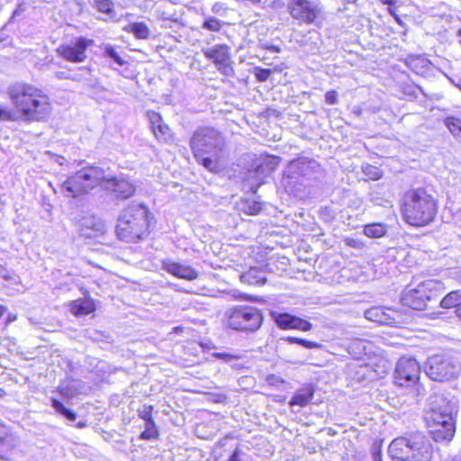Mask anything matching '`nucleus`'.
Instances as JSON below:
<instances>
[{
  "label": "nucleus",
  "mask_w": 461,
  "mask_h": 461,
  "mask_svg": "<svg viewBox=\"0 0 461 461\" xmlns=\"http://www.w3.org/2000/svg\"><path fill=\"white\" fill-rule=\"evenodd\" d=\"M284 340L287 341L290 344H299L306 348H321L322 345L321 343L315 342V341H310L303 339H299L295 337H286L283 339Z\"/></svg>",
  "instance_id": "obj_34"
},
{
  "label": "nucleus",
  "mask_w": 461,
  "mask_h": 461,
  "mask_svg": "<svg viewBox=\"0 0 461 461\" xmlns=\"http://www.w3.org/2000/svg\"><path fill=\"white\" fill-rule=\"evenodd\" d=\"M224 138L214 128H198L190 140V146L195 158L202 155L221 153Z\"/></svg>",
  "instance_id": "obj_8"
},
{
  "label": "nucleus",
  "mask_w": 461,
  "mask_h": 461,
  "mask_svg": "<svg viewBox=\"0 0 461 461\" xmlns=\"http://www.w3.org/2000/svg\"><path fill=\"white\" fill-rule=\"evenodd\" d=\"M312 329V324L306 320L294 316L293 330L309 331Z\"/></svg>",
  "instance_id": "obj_39"
},
{
  "label": "nucleus",
  "mask_w": 461,
  "mask_h": 461,
  "mask_svg": "<svg viewBox=\"0 0 461 461\" xmlns=\"http://www.w3.org/2000/svg\"><path fill=\"white\" fill-rule=\"evenodd\" d=\"M17 444V438L5 426L0 424V455L9 452Z\"/></svg>",
  "instance_id": "obj_21"
},
{
  "label": "nucleus",
  "mask_w": 461,
  "mask_h": 461,
  "mask_svg": "<svg viewBox=\"0 0 461 461\" xmlns=\"http://www.w3.org/2000/svg\"><path fill=\"white\" fill-rule=\"evenodd\" d=\"M386 233V226L383 223H371L364 227V234L368 238H381Z\"/></svg>",
  "instance_id": "obj_29"
},
{
  "label": "nucleus",
  "mask_w": 461,
  "mask_h": 461,
  "mask_svg": "<svg viewBox=\"0 0 461 461\" xmlns=\"http://www.w3.org/2000/svg\"><path fill=\"white\" fill-rule=\"evenodd\" d=\"M78 230L81 236L91 239L105 231L104 221L95 215L85 216L79 222Z\"/></svg>",
  "instance_id": "obj_16"
},
{
  "label": "nucleus",
  "mask_w": 461,
  "mask_h": 461,
  "mask_svg": "<svg viewBox=\"0 0 461 461\" xmlns=\"http://www.w3.org/2000/svg\"><path fill=\"white\" fill-rule=\"evenodd\" d=\"M438 200L426 188H413L404 193L401 211L403 220L410 225L421 227L429 224L438 212Z\"/></svg>",
  "instance_id": "obj_3"
},
{
  "label": "nucleus",
  "mask_w": 461,
  "mask_h": 461,
  "mask_svg": "<svg viewBox=\"0 0 461 461\" xmlns=\"http://www.w3.org/2000/svg\"><path fill=\"white\" fill-rule=\"evenodd\" d=\"M270 50H273V51H279V49L277 47H275V46H272L270 47Z\"/></svg>",
  "instance_id": "obj_58"
},
{
  "label": "nucleus",
  "mask_w": 461,
  "mask_h": 461,
  "mask_svg": "<svg viewBox=\"0 0 461 461\" xmlns=\"http://www.w3.org/2000/svg\"><path fill=\"white\" fill-rule=\"evenodd\" d=\"M461 304V292L459 290L448 293L440 302L443 308H456Z\"/></svg>",
  "instance_id": "obj_28"
},
{
  "label": "nucleus",
  "mask_w": 461,
  "mask_h": 461,
  "mask_svg": "<svg viewBox=\"0 0 461 461\" xmlns=\"http://www.w3.org/2000/svg\"><path fill=\"white\" fill-rule=\"evenodd\" d=\"M152 406L149 405V406H145V408L143 409V411H141L140 412V417L141 419H143L146 423L149 422V421H153L152 420V417H151V411H152Z\"/></svg>",
  "instance_id": "obj_46"
},
{
  "label": "nucleus",
  "mask_w": 461,
  "mask_h": 461,
  "mask_svg": "<svg viewBox=\"0 0 461 461\" xmlns=\"http://www.w3.org/2000/svg\"><path fill=\"white\" fill-rule=\"evenodd\" d=\"M7 95L20 120L25 122H45L51 115L50 97L33 85L14 83L8 87Z\"/></svg>",
  "instance_id": "obj_2"
},
{
  "label": "nucleus",
  "mask_w": 461,
  "mask_h": 461,
  "mask_svg": "<svg viewBox=\"0 0 461 461\" xmlns=\"http://www.w3.org/2000/svg\"><path fill=\"white\" fill-rule=\"evenodd\" d=\"M432 448L429 440L421 434L411 435L409 461H430Z\"/></svg>",
  "instance_id": "obj_15"
},
{
  "label": "nucleus",
  "mask_w": 461,
  "mask_h": 461,
  "mask_svg": "<svg viewBox=\"0 0 461 461\" xmlns=\"http://www.w3.org/2000/svg\"><path fill=\"white\" fill-rule=\"evenodd\" d=\"M162 268L167 273L186 280H194L197 278V272L189 266H184L173 261H163Z\"/></svg>",
  "instance_id": "obj_19"
},
{
  "label": "nucleus",
  "mask_w": 461,
  "mask_h": 461,
  "mask_svg": "<svg viewBox=\"0 0 461 461\" xmlns=\"http://www.w3.org/2000/svg\"><path fill=\"white\" fill-rule=\"evenodd\" d=\"M420 368L416 359L401 357L394 370V383L398 386H412L420 378Z\"/></svg>",
  "instance_id": "obj_12"
},
{
  "label": "nucleus",
  "mask_w": 461,
  "mask_h": 461,
  "mask_svg": "<svg viewBox=\"0 0 461 461\" xmlns=\"http://www.w3.org/2000/svg\"><path fill=\"white\" fill-rule=\"evenodd\" d=\"M62 160H64V158L63 157H60L57 159V162L59 164V165H62Z\"/></svg>",
  "instance_id": "obj_57"
},
{
  "label": "nucleus",
  "mask_w": 461,
  "mask_h": 461,
  "mask_svg": "<svg viewBox=\"0 0 461 461\" xmlns=\"http://www.w3.org/2000/svg\"><path fill=\"white\" fill-rule=\"evenodd\" d=\"M388 11H389L390 14L392 16H393V18L395 17V15H397L396 8L393 7V5H389Z\"/></svg>",
  "instance_id": "obj_49"
},
{
  "label": "nucleus",
  "mask_w": 461,
  "mask_h": 461,
  "mask_svg": "<svg viewBox=\"0 0 461 461\" xmlns=\"http://www.w3.org/2000/svg\"><path fill=\"white\" fill-rule=\"evenodd\" d=\"M0 276L4 279L11 278L10 271L5 267L0 266Z\"/></svg>",
  "instance_id": "obj_48"
},
{
  "label": "nucleus",
  "mask_w": 461,
  "mask_h": 461,
  "mask_svg": "<svg viewBox=\"0 0 461 461\" xmlns=\"http://www.w3.org/2000/svg\"><path fill=\"white\" fill-rule=\"evenodd\" d=\"M51 407L56 411L57 413L60 414L68 420L75 421L77 420V413L71 409L65 407V405L60 401L52 398Z\"/></svg>",
  "instance_id": "obj_27"
},
{
  "label": "nucleus",
  "mask_w": 461,
  "mask_h": 461,
  "mask_svg": "<svg viewBox=\"0 0 461 461\" xmlns=\"http://www.w3.org/2000/svg\"><path fill=\"white\" fill-rule=\"evenodd\" d=\"M221 153L214 154H206L202 155L199 158H195L199 163H201L205 168H207L211 172H218L220 170L219 160L221 158Z\"/></svg>",
  "instance_id": "obj_24"
},
{
  "label": "nucleus",
  "mask_w": 461,
  "mask_h": 461,
  "mask_svg": "<svg viewBox=\"0 0 461 461\" xmlns=\"http://www.w3.org/2000/svg\"><path fill=\"white\" fill-rule=\"evenodd\" d=\"M440 286L441 284L436 280H425L416 287H406L402 294L401 301L407 307L416 311H422Z\"/></svg>",
  "instance_id": "obj_9"
},
{
  "label": "nucleus",
  "mask_w": 461,
  "mask_h": 461,
  "mask_svg": "<svg viewBox=\"0 0 461 461\" xmlns=\"http://www.w3.org/2000/svg\"><path fill=\"white\" fill-rule=\"evenodd\" d=\"M325 102L328 104H335L338 103V94L336 91H328L325 94Z\"/></svg>",
  "instance_id": "obj_47"
},
{
  "label": "nucleus",
  "mask_w": 461,
  "mask_h": 461,
  "mask_svg": "<svg viewBox=\"0 0 461 461\" xmlns=\"http://www.w3.org/2000/svg\"><path fill=\"white\" fill-rule=\"evenodd\" d=\"M147 117L150 123V128L158 141L168 142L172 140L170 128L164 123L159 113L154 111L147 112Z\"/></svg>",
  "instance_id": "obj_17"
},
{
  "label": "nucleus",
  "mask_w": 461,
  "mask_h": 461,
  "mask_svg": "<svg viewBox=\"0 0 461 461\" xmlns=\"http://www.w3.org/2000/svg\"><path fill=\"white\" fill-rule=\"evenodd\" d=\"M446 127L454 136L461 134V120L454 116H448L444 120Z\"/></svg>",
  "instance_id": "obj_33"
},
{
  "label": "nucleus",
  "mask_w": 461,
  "mask_h": 461,
  "mask_svg": "<svg viewBox=\"0 0 461 461\" xmlns=\"http://www.w3.org/2000/svg\"><path fill=\"white\" fill-rule=\"evenodd\" d=\"M271 316L274 319L276 324L280 329H282V330H293L294 315H292V314L287 313V312H273L271 313Z\"/></svg>",
  "instance_id": "obj_25"
},
{
  "label": "nucleus",
  "mask_w": 461,
  "mask_h": 461,
  "mask_svg": "<svg viewBox=\"0 0 461 461\" xmlns=\"http://www.w3.org/2000/svg\"><path fill=\"white\" fill-rule=\"evenodd\" d=\"M394 19L397 22V23H399L400 25H403V23L398 14L395 15Z\"/></svg>",
  "instance_id": "obj_53"
},
{
  "label": "nucleus",
  "mask_w": 461,
  "mask_h": 461,
  "mask_svg": "<svg viewBox=\"0 0 461 461\" xmlns=\"http://www.w3.org/2000/svg\"><path fill=\"white\" fill-rule=\"evenodd\" d=\"M101 185L113 199H128L135 193V185L122 176H113L104 168L87 166L68 176L61 185L66 196L77 198Z\"/></svg>",
  "instance_id": "obj_1"
},
{
  "label": "nucleus",
  "mask_w": 461,
  "mask_h": 461,
  "mask_svg": "<svg viewBox=\"0 0 461 461\" xmlns=\"http://www.w3.org/2000/svg\"><path fill=\"white\" fill-rule=\"evenodd\" d=\"M365 317L372 321H375L382 324L390 323L389 318L387 314L384 312L383 309L379 307H374L366 310L365 312Z\"/></svg>",
  "instance_id": "obj_26"
},
{
  "label": "nucleus",
  "mask_w": 461,
  "mask_h": 461,
  "mask_svg": "<svg viewBox=\"0 0 461 461\" xmlns=\"http://www.w3.org/2000/svg\"><path fill=\"white\" fill-rule=\"evenodd\" d=\"M92 6L98 12L110 14L113 12V3L112 0H95Z\"/></svg>",
  "instance_id": "obj_35"
},
{
  "label": "nucleus",
  "mask_w": 461,
  "mask_h": 461,
  "mask_svg": "<svg viewBox=\"0 0 461 461\" xmlns=\"http://www.w3.org/2000/svg\"><path fill=\"white\" fill-rule=\"evenodd\" d=\"M255 69V77L259 82L267 81L272 73L268 68H256Z\"/></svg>",
  "instance_id": "obj_42"
},
{
  "label": "nucleus",
  "mask_w": 461,
  "mask_h": 461,
  "mask_svg": "<svg viewBox=\"0 0 461 461\" xmlns=\"http://www.w3.org/2000/svg\"><path fill=\"white\" fill-rule=\"evenodd\" d=\"M227 325L239 331L254 332L258 330L263 321L262 312L252 306H237L228 310L225 313Z\"/></svg>",
  "instance_id": "obj_7"
},
{
  "label": "nucleus",
  "mask_w": 461,
  "mask_h": 461,
  "mask_svg": "<svg viewBox=\"0 0 461 461\" xmlns=\"http://www.w3.org/2000/svg\"><path fill=\"white\" fill-rule=\"evenodd\" d=\"M128 32H131L137 39L146 40L149 37V30L144 23H131Z\"/></svg>",
  "instance_id": "obj_30"
},
{
  "label": "nucleus",
  "mask_w": 461,
  "mask_h": 461,
  "mask_svg": "<svg viewBox=\"0 0 461 461\" xmlns=\"http://www.w3.org/2000/svg\"><path fill=\"white\" fill-rule=\"evenodd\" d=\"M86 426V421H78L77 423V427L79 428V429L85 428Z\"/></svg>",
  "instance_id": "obj_52"
},
{
  "label": "nucleus",
  "mask_w": 461,
  "mask_h": 461,
  "mask_svg": "<svg viewBox=\"0 0 461 461\" xmlns=\"http://www.w3.org/2000/svg\"><path fill=\"white\" fill-rule=\"evenodd\" d=\"M204 57L212 60L218 71L227 77L233 76L230 48L226 44H217L202 50Z\"/></svg>",
  "instance_id": "obj_13"
},
{
  "label": "nucleus",
  "mask_w": 461,
  "mask_h": 461,
  "mask_svg": "<svg viewBox=\"0 0 461 461\" xmlns=\"http://www.w3.org/2000/svg\"><path fill=\"white\" fill-rule=\"evenodd\" d=\"M287 11L301 23L312 24L321 12L318 0H288Z\"/></svg>",
  "instance_id": "obj_11"
},
{
  "label": "nucleus",
  "mask_w": 461,
  "mask_h": 461,
  "mask_svg": "<svg viewBox=\"0 0 461 461\" xmlns=\"http://www.w3.org/2000/svg\"><path fill=\"white\" fill-rule=\"evenodd\" d=\"M314 390L312 386H305L297 390L291 398L289 404L291 406L304 407L312 400Z\"/></svg>",
  "instance_id": "obj_20"
},
{
  "label": "nucleus",
  "mask_w": 461,
  "mask_h": 461,
  "mask_svg": "<svg viewBox=\"0 0 461 461\" xmlns=\"http://www.w3.org/2000/svg\"><path fill=\"white\" fill-rule=\"evenodd\" d=\"M4 312H5V308L0 305V318L3 316Z\"/></svg>",
  "instance_id": "obj_56"
},
{
  "label": "nucleus",
  "mask_w": 461,
  "mask_h": 461,
  "mask_svg": "<svg viewBox=\"0 0 461 461\" xmlns=\"http://www.w3.org/2000/svg\"><path fill=\"white\" fill-rule=\"evenodd\" d=\"M1 205H4V199H3V195L0 194V206Z\"/></svg>",
  "instance_id": "obj_60"
},
{
  "label": "nucleus",
  "mask_w": 461,
  "mask_h": 461,
  "mask_svg": "<svg viewBox=\"0 0 461 461\" xmlns=\"http://www.w3.org/2000/svg\"><path fill=\"white\" fill-rule=\"evenodd\" d=\"M70 311L76 316L86 315L95 311L91 299H77L70 303Z\"/></svg>",
  "instance_id": "obj_22"
},
{
  "label": "nucleus",
  "mask_w": 461,
  "mask_h": 461,
  "mask_svg": "<svg viewBox=\"0 0 461 461\" xmlns=\"http://www.w3.org/2000/svg\"><path fill=\"white\" fill-rule=\"evenodd\" d=\"M458 364L448 356L434 355L428 358L425 365L427 375L435 381L455 378L459 373Z\"/></svg>",
  "instance_id": "obj_10"
},
{
  "label": "nucleus",
  "mask_w": 461,
  "mask_h": 461,
  "mask_svg": "<svg viewBox=\"0 0 461 461\" xmlns=\"http://www.w3.org/2000/svg\"><path fill=\"white\" fill-rule=\"evenodd\" d=\"M212 356L218 359L223 360L226 363H230L232 360L240 358V356L227 352H216L213 353Z\"/></svg>",
  "instance_id": "obj_43"
},
{
  "label": "nucleus",
  "mask_w": 461,
  "mask_h": 461,
  "mask_svg": "<svg viewBox=\"0 0 461 461\" xmlns=\"http://www.w3.org/2000/svg\"><path fill=\"white\" fill-rule=\"evenodd\" d=\"M363 172L373 180H377L382 177V171L377 167L372 165H366L363 167Z\"/></svg>",
  "instance_id": "obj_40"
},
{
  "label": "nucleus",
  "mask_w": 461,
  "mask_h": 461,
  "mask_svg": "<svg viewBox=\"0 0 461 461\" xmlns=\"http://www.w3.org/2000/svg\"><path fill=\"white\" fill-rule=\"evenodd\" d=\"M446 461H461V455L454 456Z\"/></svg>",
  "instance_id": "obj_50"
},
{
  "label": "nucleus",
  "mask_w": 461,
  "mask_h": 461,
  "mask_svg": "<svg viewBox=\"0 0 461 461\" xmlns=\"http://www.w3.org/2000/svg\"><path fill=\"white\" fill-rule=\"evenodd\" d=\"M457 35L461 37V28L457 31Z\"/></svg>",
  "instance_id": "obj_61"
},
{
  "label": "nucleus",
  "mask_w": 461,
  "mask_h": 461,
  "mask_svg": "<svg viewBox=\"0 0 461 461\" xmlns=\"http://www.w3.org/2000/svg\"><path fill=\"white\" fill-rule=\"evenodd\" d=\"M411 436L394 438L388 447V453L393 459L409 461Z\"/></svg>",
  "instance_id": "obj_18"
},
{
  "label": "nucleus",
  "mask_w": 461,
  "mask_h": 461,
  "mask_svg": "<svg viewBox=\"0 0 461 461\" xmlns=\"http://www.w3.org/2000/svg\"><path fill=\"white\" fill-rule=\"evenodd\" d=\"M84 71H85V72H86V73H88V71H89V70H88V69H86V68H84Z\"/></svg>",
  "instance_id": "obj_63"
},
{
  "label": "nucleus",
  "mask_w": 461,
  "mask_h": 461,
  "mask_svg": "<svg viewBox=\"0 0 461 461\" xmlns=\"http://www.w3.org/2000/svg\"><path fill=\"white\" fill-rule=\"evenodd\" d=\"M243 283L254 285H262L266 283L267 277L265 273L258 267H250L247 272L240 276Z\"/></svg>",
  "instance_id": "obj_23"
},
{
  "label": "nucleus",
  "mask_w": 461,
  "mask_h": 461,
  "mask_svg": "<svg viewBox=\"0 0 461 461\" xmlns=\"http://www.w3.org/2000/svg\"><path fill=\"white\" fill-rule=\"evenodd\" d=\"M456 404L443 396H436L431 402L426 420L429 433L437 442H449L456 432Z\"/></svg>",
  "instance_id": "obj_5"
},
{
  "label": "nucleus",
  "mask_w": 461,
  "mask_h": 461,
  "mask_svg": "<svg viewBox=\"0 0 461 461\" xmlns=\"http://www.w3.org/2000/svg\"><path fill=\"white\" fill-rule=\"evenodd\" d=\"M55 77L59 80L70 79L73 81H80L79 77H73L72 74L67 71H57L55 72Z\"/></svg>",
  "instance_id": "obj_45"
},
{
  "label": "nucleus",
  "mask_w": 461,
  "mask_h": 461,
  "mask_svg": "<svg viewBox=\"0 0 461 461\" xmlns=\"http://www.w3.org/2000/svg\"><path fill=\"white\" fill-rule=\"evenodd\" d=\"M246 458L247 455L242 450L236 447L227 461H246Z\"/></svg>",
  "instance_id": "obj_44"
},
{
  "label": "nucleus",
  "mask_w": 461,
  "mask_h": 461,
  "mask_svg": "<svg viewBox=\"0 0 461 461\" xmlns=\"http://www.w3.org/2000/svg\"><path fill=\"white\" fill-rule=\"evenodd\" d=\"M58 392L60 393V395L67 399H71L77 394V389L68 383H62L58 387Z\"/></svg>",
  "instance_id": "obj_38"
},
{
  "label": "nucleus",
  "mask_w": 461,
  "mask_h": 461,
  "mask_svg": "<svg viewBox=\"0 0 461 461\" xmlns=\"http://www.w3.org/2000/svg\"><path fill=\"white\" fill-rule=\"evenodd\" d=\"M345 5L355 4L357 0H342Z\"/></svg>",
  "instance_id": "obj_55"
},
{
  "label": "nucleus",
  "mask_w": 461,
  "mask_h": 461,
  "mask_svg": "<svg viewBox=\"0 0 461 461\" xmlns=\"http://www.w3.org/2000/svg\"><path fill=\"white\" fill-rule=\"evenodd\" d=\"M438 429L440 430L441 434L445 435V433H444V431L446 430L445 427L444 428L440 427V428H438Z\"/></svg>",
  "instance_id": "obj_59"
},
{
  "label": "nucleus",
  "mask_w": 461,
  "mask_h": 461,
  "mask_svg": "<svg viewBox=\"0 0 461 461\" xmlns=\"http://www.w3.org/2000/svg\"><path fill=\"white\" fill-rule=\"evenodd\" d=\"M158 431L154 421H149L145 425V430L141 433L140 438L143 439H150L156 438Z\"/></svg>",
  "instance_id": "obj_41"
},
{
  "label": "nucleus",
  "mask_w": 461,
  "mask_h": 461,
  "mask_svg": "<svg viewBox=\"0 0 461 461\" xmlns=\"http://www.w3.org/2000/svg\"><path fill=\"white\" fill-rule=\"evenodd\" d=\"M224 24V22L213 17V16H208L205 17L202 28L210 32H219L222 25Z\"/></svg>",
  "instance_id": "obj_32"
},
{
  "label": "nucleus",
  "mask_w": 461,
  "mask_h": 461,
  "mask_svg": "<svg viewBox=\"0 0 461 461\" xmlns=\"http://www.w3.org/2000/svg\"><path fill=\"white\" fill-rule=\"evenodd\" d=\"M240 210L249 215H257L262 210L260 202L245 199L240 203Z\"/></svg>",
  "instance_id": "obj_31"
},
{
  "label": "nucleus",
  "mask_w": 461,
  "mask_h": 461,
  "mask_svg": "<svg viewBox=\"0 0 461 461\" xmlns=\"http://www.w3.org/2000/svg\"><path fill=\"white\" fill-rule=\"evenodd\" d=\"M284 174L285 187L300 195L304 188L321 182L325 176V170L317 160L300 157L289 162Z\"/></svg>",
  "instance_id": "obj_4"
},
{
  "label": "nucleus",
  "mask_w": 461,
  "mask_h": 461,
  "mask_svg": "<svg viewBox=\"0 0 461 461\" xmlns=\"http://www.w3.org/2000/svg\"><path fill=\"white\" fill-rule=\"evenodd\" d=\"M149 211L142 204H131L120 214L117 225V237L125 242H137L149 233Z\"/></svg>",
  "instance_id": "obj_6"
},
{
  "label": "nucleus",
  "mask_w": 461,
  "mask_h": 461,
  "mask_svg": "<svg viewBox=\"0 0 461 461\" xmlns=\"http://www.w3.org/2000/svg\"><path fill=\"white\" fill-rule=\"evenodd\" d=\"M20 120L17 111L14 112L6 106L0 105V121L1 122H16Z\"/></svg>",
  "instance_id": "obj_37"
},
{
  "label": "nucleus",
  "mask_w": 461,
  "mask_h": 461,
  "mask_svg": "<svg viewBox=\"0 0 461 461\" xmlns=\"http://www.w3.org/2000/svg\"><path fill=\"white\" fill-rule=\"evenodd\" d=\"M382 2L388 5H393L395 4V0H382Z\"/></svg>",
  "instance_id": "obj_51"
},
{
  "label": "nucleus",
  "mask_w": 461,
  "mask_h": 461,
  "mask_svg": "<svg viewBox=\"0 0 461 461\" xmlns=\"http://www.w3.org/2000/svg\"><path fill=\"white\" fill-rule=\"evenodd\" d=\"M104 56L112 59L119 66H123L126 61L120 56L115 48L112 45H105L104 47Z\"/></svg>",
  "instance_id": "obj_36"
},
{
  "label": "nucleus",
  "mask_w": 461,
  "mask_h": 461,
  "mask_svg": "<svg viewBox=\"0 0 461 461\" xmlns=\"http://www.w3.org/2000/svg\"><path fill=\"white\" fill-rule=\"evenodd\" d=\"M456 220L461 222V209L457 211L456 214Z\"/></svg>",
  "instance_id": "obj_54"
},
{
  "label": "nucleus",
  "mask_w": 461,
  "mask_h": 461,
  "mask_svg": "<svg viewBox=\"0 0 461 461\" xmlns=\"http://www.w3.org/2000/svg\"><path fill=\"white\" fill-rule=\"evenodd\" d=\"M93 43L92 40L80 37L76 40L72 45H61L57 49V52L70 62H82L86 59V50Z\"/></svg>",
  "instance_id": "obj_14"
},
{
  "label": "nucleus",
  "mask_w": 461,
  "mask_h": 461,
  "mask_svg": "<svg viewBox=\"0 0 461 461\" xmlns=\"http://www.w3.org/2000/svg\"><path fill=\"white\" fill-rule=\"evenodd\" d=\"M72 76H73V77H79L81 79V77L77 74H72Z\"/></svg>",
  "instance_id": "obj_62"
}]
</instances>
